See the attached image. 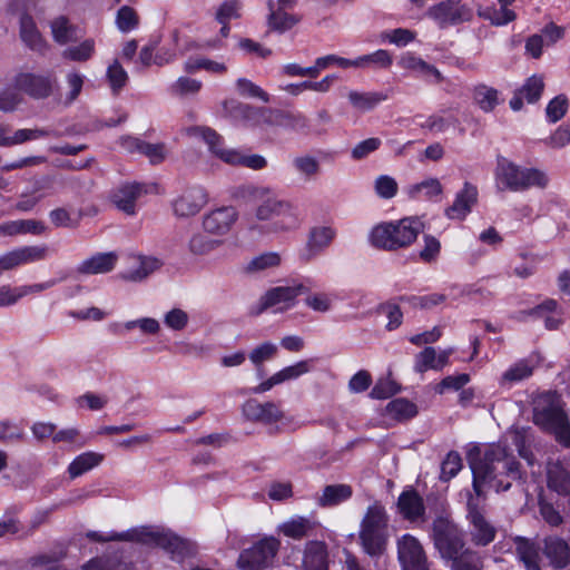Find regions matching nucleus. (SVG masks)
<instances>
[{
	"mask_svg": "<svg viewBox=\"0 0 570 570\" xmlns=\"http://www.w3.org/2000/svg\"><path fill=\"white\" fill-rule=\"evenodd\" d=\"M472 471V491H466V520L470 541L475 547H487L497 537V528L485 517V488L495 492L508 491L512 482L524 483L520 462L501 444H493L483 453L475 449L468 455Z\"/></svg>",
	"mask_w": 570,
	"mask_h": 570,
	"instance_id": "nucleus-1",
	"label": "nucleus"
},
{
	"mask_svg": "<svg viewBox=\"0 0 570 570\" xmlns=\"http://www.w3.org/2000/svg\"><path fill=\"white\" fill-rule=\"evenodd\" d=\"M233 198L239 203L256 204L255 219H248L249 232L258 234L285 233L294 230L301 225V217L295 205L286 199L278 198L266 186L244 184L237 186Z\"/></svg>",
	"mask_w": 570,
	"mask_h": 570,
	"instance_id": "nucleus-2",
	"label": "nucleus"
},
{
	"mask_svg": "<svg viewBox=\"0 0 570 570\" xmlns=\"http://www.w3.org/2000/svg\"><path fill=\"white\" fill-rule=\"evenodd\" d=\"M87 538L96 542L134 541L148 546H156L170 554L174 561L181 562L194 553V544L173 532L158 530L151 527H140L125 532H111L104 535L97 531H89Z\"/></svg>",
	"mask_w": 570,
	"mask_h": 570,
	"instance_id": "nucleus-3",
	"label": "nucleus"
},
{
	"mask_svg": "<svg viewBox=\"0 0 570 570\" xmlns=\"http://www.w3.org/2000/svg\"><path fill=\"white\" fill-rule=\"evenodd\" d=\"M563 401L557 392L539 393L532 401L533 423L551 433L558 443L570 446V422L563 409Z\"/></svg>",
	"mask_w": 570,
	"mask_h": 570,
	"instance_id": "nucleus-4",
	"label": "nucleus"
},
{
	"mask_svg": "<svg viewBox=\"0 0 570 570\" xmlns=\"http://www.w3.org/2000/svg\"><path fill=\"white\" fill-rule=\"evenodd\" d=\"M358 540L370 557L380 558L385 553L389 541V515L380 502L367 507L361 521Z\"/></svg>",
	"mask_w": 570,
	"mask_h": 570,
	"instance_id": "nucleus-5",
	"label": "nucleus"
},
{
	"mask_svg": "<svg viewBox=\"0 0 570 570\" xmlns=\"http://www.w3.org/2000/svg\"><path fill=\"white\" fill-rule=\"evenodd\" d=\"M423 223L415 217H406L397 222L380 224L371 233L373 246L395 250L411 245L423 230Z\"/></svg>",
	"mask_w": 570,
	"mask_h": 570,
	"instance_id": "nucleus-6",
	"label": "nucleus"
},
{
	"mask_svg": "<svg viewBox=\"0 0 570 570\" xmlns=\"http://www.w3.org/2000/svg\"><path fill=\"white\" fill-rule=\"evenodd\" d=\"M497 178L512 191H521L530 187L546 188L547 175L537 168H522L504 157L498 158Z\"/></svg>",
	"mask_w": 570,
	"mask_h": 570,
	"instance_id": "nucleus-7",
	"label": "nucleus"
},
{
	"mask_svg": "<svg viewBox=\"0 0 570 570\" xmlns=\"http://www.w3.org/2000/svg\"><path fill=\"white\" fill-rule=\"evenodd\" d=\"M432 539L441 558L446 561L466 549L463 530L446 517L440 515L433 520Z\"/></svg>",
	"mask_w": 570,
	"mask_h": 570,
	"instance_id": "nucleus-8",
	"label": "nucleus"
},
{
	"mask_svg": "<svg viewBox=\"0 0 570 570\" xmlns=\"http://www.w3.org/2000/svg\"><path fill=\"white\" fill-rule=\"evenodd\" d=\"M196 130L202 135L208 145L209 150L224 163L233 166H244L254 170H259L266 167L267 161L261 155H245L239 150L225 148L223 137L214 129L199 127Z\"/></svg>",
	"mask_w": 570,
	"mask_h": 570,
	"instance_id": "nucleus-9",
	"label": "nucleus"
},
{
	"mask_svg": "<svg viewBox=\"0 0 570 570\" xmlns=\"http://www.w3.org/2000/svg\"><path fill=\"white\" fill-rule=\"evenodd\" d=\"M279 547L278 539L266 537L244 549L239 553L237 566L242 570H264L272 566Z\"/></svg>",
	"mask_w": 570,
	"mask_h": 570,
	"instance_id": "nucleus-10",
	"label": "nucleus"
},
{
	"mask_svg": "<svg viewBox=\"0 0 570 570\" xmlns=\"http://www.w3.org/2000/svg\"><path fill=\"white\" fill-rule=\"evenodd\" d=\"M396 547L402 570H429L426 554L415 537L403 534L397 539Z\"/></svg>",
	"mask_w": 570,
	"mask_h": 570,
	"instance_id": "nucleus-11",
	"label": "nucleus"
},
{
	"mask_svg": "<svg viewBox=\"0 0 570 570\" xmlns=\"http://www.w3.org/2000/svg\"><path fill=\"white\" fill-rule=\"evenodd\" d=\"M16 87L33 99H46L52 95L57 79L52 75L20 73L16 77Z\"/></svg>",
	"mask_w": 570,
	"mask_h": 570,
	"instance_id": "nucleus-12",
	"label": "nucleus"
},
{
	"mask_svg": "<svg viewBox=\"0 0 570 570\" xmlns=\"http://www.w3.org/2000/svg\"><path fill=\"white\" fill-rule=\"evenodd\" d=\"M223 109L230 118L243 121L248 126H261L272 121L271 109L254 107L234 99L225 100Z\"/></svg>",
	"mask_w": 570,
	"mask_h": 570,
	"instance_id": "nucleus-13",
	"label": "nucleus"
},
{
	"mask_svg": "<svg viewBox=\"0 0 570 570\" xmlns=\"http://www.w3.org/2000/svg\"><path fill=\"white\" fill-rule=\"evenodd\" d=\"M305 292L306 288L302 284L293 286H277L271 288L261 297L258 306L254 314L259 315L264 311L281 304H283V306L279 308V311H284L293 305L295 298L299 294Z\"/></svg>",
	"mask_w": 570,
	"mask_h": 570,
	"instance_id": "nucleus-14",
	"label": "nucleus"
},
{
	"mask_svg": "<svg viewBox=\"0 0 570 570\" xmlns=\"http://www.w3.org/2000/svg\"><path fill=\"white\" fill-rule=\"evenodd\" d=\"M208 197L200 186L187 188L173 204L174 213L179 217L196 215L206 204Z\"/></svg>",
	"mask_w": 570,
	"mask_h": 570,
	"instance_id": "nucleus-15",
	"label": "nucleus"
},
{
	"mask_svg": "<svg viewBox=\"0 0 570 570\" xmlns=\"http://www.w3.org/2000/svg\"><path fill=\"white\" fill-rule=\"evenodd\" d=\"M243 413L249 421L262 422L264 424H273L284 417V413L278 404L274 402L261 403L255 399H250L244 403Z\"/></svg>",
	"mask_w": 570,
	"mask_h": 570,
	"instance_id": "nucleus-16",
	"label": "nucleus"
},
{
	"mask_svg": "<svg viewBox=\"0 0 570 570\" xmlns=\"http://www.w3.org/2000/svg\"><path fill=\"white\" fill-rule=\"evenodd\" d=\"M238 218V212L233 206H224L212 210L203 219L204 229L214 235H224L229 232Z\"/></svg>",
	"mask_w": 570,
	"mask_h": 570,
	"instance_id": "nucleus-17",
	"label": "nucleus"
},
{
	"mask_svg": "<svg viewBox=\"0 0 570 570\" xmlns=\"http://www.w3.org/2000/svg\"><path fill=\"white\" fill-rule=\"evenodd\" d=\"M478 202V188L465 181L462 190L455 195L453 204L445 209V216L450 219L462 220L471 213Z\"/></svg>",
	"mask_w": 570,
	"mask_h": 570,
	"instance_id": "nucleus-18",
	"label": "nucleus"
},
{
	"mask_svg": "<svg viewBox=\"0 0 570 570\" xmlns=\"http://www.w3.org/2000/svg\"><path fill=\"white\" fill-rule=\"evenodd\" d=\"M400 514L410 522L424 521L425 505L422 497L414 490H404L397 499Z\"/></svg>",
	"mask_w": 570,
	"mask_h": 570,
	"instance_id": "nucleus-19",
	"label": "nucleus"
},
{
	"mask_svg": "<svg viewBox=\"0 0 570 570\" xmlns=\"http://www.w3.org/2000/svg\"><path fill=\"white\" fill-rule=\"evenodd\" d=\"M146 193L144 185L138 183L125 184L111 195L112 204L127 215L136 213V200Z\"/></svg>",
	"mask_w": 570,
	"mask_h": 570,
	"instance_id": "nucleus-20",
	"label": "nucleus"
},
{
	"mask_svg": "<svg viewBox=\"0 0 570 570\" xmlns=\"http://www.w3.org/2000/svg\"><path fill=\"white\" fill-rule=\"evenodd\" d=\"M335 232L331 227H314L311 229L308 240L301 258L309 262L315 256L321 254L334 239Z\"/></svg>",
	"mask_w": 570,
	"mask_h": 570,
	"instance_id": "nucleus-21",
	"label": "nucleus"
},
{
	"mask_svg": "<svg viewBox=\"0 0 570 570\" xmlns=\"http://www.w3.org/2000/svg\"><path fill=\"white\" fill-rule=\"evenodd\" d=\"M11 271L26 264L43 261L49 255L47 245H31L14 248L6 253Z\"/></svg>",
	"mask_w": 570,
	"mask_h": 570,
	"instance_id": "nucleus-22",
	"label": "nucleus"
},
{
	"mask_svg": "<svg viewBox=\"0 0 570 570\" xmlns=\"http://www.w3.org/2000/svg\"><path fill=\"white\" fill-rule=\"evenodd\" d=\"M543 554L554 569H564L570 563V548L561 538L549 537L544 539Z\"/></svg>",
	"mask_w": 570,
	"mask_h": 570,
	"instance_id": "nucleus-23",
	"label": "nucleus"
},
{
	"mask_svg": "<svg viewBox=\"0 0 570 570\" xmlns=\"http://www.w3.org/2000/svg\"><path fill=\"white\" fill-rule=\"evenodd\" d=\"M353 495V489L350 484L336 483L325 485L322 493L316 497V503L321 508L336 507Z\"/></svg>",
	"mask_w": 570,
	"mask_h": 570,
	"instance_id": "nucleus-24",
	"label": "nucleus"
},
{
	"mask_svg": "<svg viewBox=\"0 0 570 570\" xmlns=\"http://www.w3.org/2000/svg\"><path fill=\"white\" fill-rule=\"evenodd\" d=\"M547 484L559 495L570 498V472L560 462H549Z\"/></svg>",
	"mask_w": 570,
	"mask_h": 570,
	"instance_id": "nucleus-25",
	"label": "nucleus"
},
{
	"mask_svg": "<svg viewBox=\"0 0 570 570\" xmlns=\"http://www.w3.org/2000/svg\"><path fill=\"white\" fill-rule=\"evenodd\" d=\"M117 259L118 257L115 253H98L83 261L78 266L77 272L83 275L109 273L115 268Z\"/></svg>",
	"mask_w": 570,
	"mask_h": 570,
	"instance_id": "nucleus-26",
	"label": "nucleus"
},
{
	"mask_svg": "<svg viewBox=\"0 0 570 570\" xmlns=\"http://www.w3.org/2000/svg\"><path fill=\"white\" fill-rule=\"evenodd\" d=\"M20 38L33 51L43 52L47 43L39 32L31 16L23 13L20 18Z\"/></svg>",
	"mask_w": 570,
	"mask_h": 570,
	"instance_id": "nucleus-27",
	"label": "nucleus"
},
{
	"mask_svg": "<svg viewBox=\"0 0 570 570\" xmlns=\"http://www.w3.org/2000/svg\"><path fill=\"white\" fill-rule=\"evenodd\" d=\"M304 570H327L326 546L320 541H309L306 544L304 558Z\"/></svg>",
	"mask_w": 570,
	"mask_h": 570,
	"instance_id": "nucleus-28",
	"label": "nucleus"
},
{
	"mask_svg": "<svg viewBox=\"0 0 570 570\" xmlns=\"http://www.w3.org/2000/svg\"><path fill=\"white\" fill-rule=\"evenodd\" d=\"M267 7L269 9L267 23L269 29L274 31L284 32L293 28L299 21V17L296 14L288 13L287 10L277 8L274 0H268Z\"/></svg>",
	"mask_w": 570,
	"mask_h": 570,
	"instance_id": "nucleus-29",
	"label": "nucleus"
},
{
	"mask_svg": "<svg viewBox=\"0 0 570 570\" xmlns=\"http://www.w3.org/2000/svg\"><path fill=\"white\" fill-rule=\"evenodd\" d=\"M347 97L353 108L361 112L373 110L389 98L386 94L380 91L361 92L356 90L350 91Z\"/></svg>",
	"mask_w": 570,
	"mask_h": 570,
	"instance_id": "nucleus-30",
	"label": "nucleus"
},
{
	"mask_svg": "<svg viewBox=\"0 0 570 570\" xmlns=\"http://www.w3.org/2000/svg\"><path fill=\"white\" fill-rule=\"evenodd\" d=\"M515 552L527 570H541L539 566V547L529 539L517 537Z\"/></svg>",
	"mask_w": 570,
	"mask_h": 570,
	"instance_id": "nucleus-31",
	"label": "nucleus"
},
{
	"mask_svg": "<svg viewBox=\"0 0 570 570\" xmlns=\"http://www.w3.org/2000/svg\"><path fill=\"white\" fill-rule=\"evenodd\" d=\"M104 460V455L97 452H85L73 459L68 466V473L71 479H76L91 469L98 466Z\"/></svg>",
	"mask_w": 570,
	"mask_h": 570,
	"instance_id": "nucleus-32",
	"label": "nucleus"
},
{
	"mask_svg": "<svg viewBox=\"0 0 570 570\" xmlns=\"http://www.w3.org/2000/svg\"><path fill=\"white\" fill-rule=\"evenodd\" d=\"M51 32L56 42L65 45L70 41L77 40L76 26L70 23L69 19L65 16L55 18L51 23Z\"/></svg>",
	"mask_w": 570,
	"mask_h": 570,
	"instance_id": "nucleus-33",
	"label": "nucleus"
},
{
	"mask_svg": "<svg viewBox=\"0 0 570 570\" xmlns=\"http://www.w3.org/2000/svg\"><path fill=\"white\" fill-rule=\"evenodd\" d=\"M449 561H451V570H483L481 554L471 548H466L462 553Z\"/></svg>",
	"mask_w": 570,
	"mask_h": 570,
	"instance_id": "nucleus-34",
	"label": "nucleus"
},
{
	"mask_svg": "<svg viewBox=\"0 0 570 570\" xmlns=\"http://www.w3.org/2000/svg\"><path fill=\"white\" fill-rule=\"evenodd\" d=\"M314 524L313 522L304 517H297L295 519H292L287 522H284L279 527V531L284 533V535L301 540L309 534V532L313 530Z\"/></svg>",
	"mask_w": 570,
	"mask_h": 570,
	"instance_id": "nucleus-35",
	"label": "nucleus"
},
{
	"mask_svg": "<svg viewBox=\"0 0 570 570\" xmlns=\"http://www.w3.org/2000/svg\"><path fill=\"white\" fill-rule=\"evenodd\" d=\"M268 125H277L293 130H303L307 127V119L302 114L272 110V121Z\"/></svg>",
	"mask_w": 570,
	"mask_h": 570,
	"instance_id": "nucleus-36",
	"label": "nucleus"
},
{
	"mask_svg": "<svg viewBox=\"0 0 570 570\" xmlns=\"http://www.w3.org/2000/svg\"><path fill=\"white\" fill-rule=\"evenodd\" d=\"M399 65L404 69L416 70L423 75H433L436 82L443 80L441 72L432 65H429L423 59L414 56L411 52L403 55L399 61Z\"/></svg>",
	"mask_w": 570,
	"mask_h": 570,
	"instance_id": "nucleus-37",
	"label": "nucleus"
},
{
	"mask_svg": "<svg viewBox=\"0 0 570 570\" xmlns=\"http://www.w3.org/2000/svg\"><path fill=\"white\" fill-rule=\"evenodd\" d=\"M386 413L396 421H406L417 414V407L406 399H395L386 405Z\"/></svg>",
	"mask_w": 570,
	"mask_h": 570,
	"instance_id": "nucleus-38",
	"label": "nucleus"
},
{
	"mask_svg": "<svg viewBox=\"0 0 570 570\" xmlns=\"http://www.w3.org/2000/svg\"><path fill=\"white\" fill-rule=\"evenodd\" d=\"M473 98L483 111L490 112L498 105V90L485 85H478L474 88Z\"/></svg>",
	"mask_w": 570,
	"mask_h": 570,
	"instance_id": "nucleus-39",
	"label": "nucleus"
},
{
	"mask_svg": "<svg viewBox=\"0 0 570 570\" xmlns=\"http://www.w3.org/2000/svg\"><path fill=\"white\" fill-rule=\"evenodd\" d=\"M534 366L528 360H520L502 375L501 383H517L532 375Z\"/></svg>",
	"mask_w": 570,
	"mask_h": 570,
	"instance_id": "nucleus-40",
	"label": "nucleus"
},
{
	"mask_svg": "<svg viewBox=\"0 0 570 570\" xmlns=\"http://www.w3.org/2000/svg\"><path fill=\"white\" fill-rule=\"evenodd\" d=\"M83 570H132V563L117 558L91 559L82 566Z\"/></svg>",
	"mask_w": 570,
	"mask_h": 570,
	"instance_id": "nucleus-41",
	"label": "nucleus"
},
{
	"mask_svg": "<svg viewBox=\"0 0 570 570\" xmlns=\"http://www.w3.org/2000/svg\"><path fill=\"white\" fill-rule=\"evenodd\" d=\"M276 353L277 346L271 342H265L250 352L249 360L257 367V374L259 377H263L262 364L265 361L273 358Z\"/></svg>",
	"mask_w": 570,
	"mask_h": 570,
	"instance_id": "nucleus-42",
	"label": "nucleus"
},
{
	"mask_svg": "<svg viewBox=\"0 0 570 570\" xmlns=\"http://www.w3.org/2000/svg\"><path fill=\"white\" fill-rule=\"evenodd\" d=\"M49 136L60 137V132L48 128L18 129L12 136V146Z\"/></svg>",
	"mask_w": 570,
	"mask_h": 570,
	"instance_id": "nucleus-43",
	"label": "nucleus"
},
{
	"mask_svg": "<svg viewBox=\"0 0 570 570\" xmlns=\"http://www.w3.org/2000/svg\"><path fill=\"white\" fill-rule=\"evenodd\" d=\"M294 168L303 175L306 179H314L321 170L320 163L316 158L304 155L294 158L293 160Z\"/></svg>",
	"mask_w": 570,
	"mask_h": 570,
	"instance_id": "nucleus-44",
	"label": "nucleus"
},
{
	"mask_svg": "<svg viewBox=\"0 0 570 570\" xmlns=\"http://www.w3.org/2000/svg\"><path fill=\"white\" fill-rule=\"evenodd\" d=\"M544 82L541 76H532L518 90L529 104L538 101L543 92Z\"/></svg>",
	"mask_w": 570,
	"mask_h": 570,
	"instance_id": "nucleus-45",
	"label": "nucleus"
},
{
	"mask_svg": "<svg viewBox=\"0 0 570 570\" xmlns=\"http://www.w3.org/2000/svg\"><path fill=\"white\" fill-rule=\"evenodd\" d=\"M220 245L222 240L208 238L203 234H196L189 240V249L195 255H207Z\"/></svg>",
	"mask_w": 570,
	"mask_h": 570,
	"instance_id": "nucleus-46",
	"label": "nucleus"
},
{
	"mask_svg": "<svg viewBox=\"0 0 570 570\" xmlns=\"http://www.w3.org/2000/svg\"><path fill=\"white\" fill-rule=\"evenodd\" d=\"M461 469V455L456 451H450L441 463L440 479L446 482L454 478Z\"/></svg>",
	"mask_w": 570,
	"mask_h": 570,
	"instance_id": "nucleus-47",
	"label": "nucleus"
},
{
	"mask_svg": "<svg viewBox=\"0 0 570 570\" xmlns=\"http://www.w3.org/2000/svg\"><path fill=\"white\" fill-rule=\"evenodd\" d=\"M243 3L240 0H225L216 11L218 22H229L242 17Z\"/></svg>",
	"mask_w": 570,
	"mask_h": 570,
	"instance_id": "nucleus-48",
	"label": "nucleus"
},
{
	"mask_svg": "<svg viewBox=\"0 0 570 570\" xmlns=\"http://www.w3.org/2000/svg\"><path fill=\"white\" fill-rule=\"evenodd\" d=\"M538 504L540 514L548 524L551 527H559L562 524L563 517L558 507L542 497L539 498Z\"/></svg>",
	"mask_w": 570,
	"mask_h": 570,
	"instance_id": "nucleus-49",
	"label": "nucleus"
},
{
	"mask_svg": "<svg viewBox=\"0 0 570 570\" xmlns=\"http://www.w3.org/2000/svg\"><path fill=\"white\" fill-rule=\"evenodd\" d=\"M281 264V256L278 253L269 252L254 257L247 265L248 272H261L267 268L277 267Z\"/></svg>",
	"mask_w": 570,
	"mask_h": 570,
	"instance_id": "nucleus-50",
	"label": "nucleus"
},
{
	"mask_svg": "<svg viewBox=\"0 0 570 570\" xmlns=\"http://www.w3.org/2000/svg\"><path fill=\"white\" fill-rule=\"evenodd\" d=\"M95 51V41L92 39H86L79 46L69 47L63 51V57L72 61H86Z\"/></svg>",
	"mask_w": 570,
	"mask_h": 570,
	"instance_id": "nucleus-51",
	"label": "nucleus"
},
{
	"mask_svg": "<svg viewBox=\"0 0 570 570\" xmlns=\"http://www.w3.org/2000/svg\"><path fill=\"white\" fill-rule=\"evenodd\" d=\"M161 265L163 263L156 257H142L140 259L139 268L130 273L129 275L125 276V278L134 282L142 281L149 274L159 269Z\"/></svg>",
	"mask_w": 570,
	"mask_h": 570,
	"instance_id": "nucleus-52",
	"label": "nucleus"
},
{
	"mask_svg": "<svg viewBox=\"0 0 570 570\" xmlns=\"http://www.w3.org/2000/svg\"><path fill=\"white\" fill-rule=\"evenodd\" d=\"M400 301L406 302L414 307L428 309L443 303L445 301V295L434 293L424 296H401Z\"/></svg>",
	"mask_w": 570,
	"mask_h": 570,
	"instance_id": "nucleus-53",
	"label": "nucleus"
},
{
	"mask_svg": "<svg viewBox=\"0 0 570 570\" xmlns=\"http://www.w3.org/2000/svg\"><path fill=\"white\" fill-rule=\"evenodd\" d=\"M236 87L240 96L248 98H258L264 102L269 101V96L261 87L246 78H239L236 81Z\"/></svg>",
	"mask_w": 570,
	"mask_h": 570,
	"instance_id": "nucleus-54",
	"label": "nucleus"
},
{
	"mask_svg": "<svg viewBox=\"0 0 570 570\" xmlns=\"http://www.w3.org/2000/svg\"><path fill=\"white\" fill-rule=\"evenodd\" d=\"M138 21L136 11L128 6H122L117 12L116 23L122 32L135 29L138 26Z\"/></svg>",
	"mask_w": 570,
	"mask_h": 570,
	"instance_id": "nucleus-55",
	"label": "nucleus"
},
{
	"mask_svg": "<svg viewBox=\"0 0 570 570\" xmlns=\"http://www.w3.org/2000/svg\"><path fill=\"white\" fill-rule=\"evenodd\" d=\"M568 106L569 101L564 95L554 97L552 100H550L546 108L548 119L551 122H557L567 114Z\"/></svg>",
	"mask_w": 570,
	"mask_h": 570,
	"instance_id": "nucleus-56",
	"label": "nucleus"
},
{
	"mask_svg": "<svg viewBox=\"0 0 570 570\" xmlns=\"http://www.w3.org/2000/svg\"><path fill=\"white\" fill-rule=\"evenodd\" d=\"M382 41H389L399 47H404L415 39V33L409 29L396 28L391 31H384L381 33Z\"/></svg>",
	"mask_w": 570,
	"mask_h": 570,
	"instance_id": "nucleus-57",
	"label": "nucleus"
},
{
	"mask_svg": "<svg viewBox=\"0 0 570 570\" xmlns=\"http://www.w3.org/2000/svg\"><path fill=\"white\" fill-rule=\"evenodd\" d=\"M374 188L376 194L384 199L394 197L399 190L396 180L387 175L379 176L375 179Z\"/></svg>",
	"mask_w": 570,
	"mask_h": 570,
	"instance_id": "nucleus-58",
	"label": "nucleus"
},
{
	"mask_svg": "<svg viewBox=\"0 0 570 570\" xmlns=\"http://www.w3.org/2000/svg\"><path fill=\"white\" fill-rule=\"evenodd\" d=\"M424 191V195L428 198H432L433 196L440 195L443 191V187L439 179L436 178H429L426 180H423L410 189L411 197H416L420 193Z\"/></svg>",
	"mask_w": 570,
	"mask_h": 570,
	"instance_id": "nucleus-59",
	"label": "nucleus"
},
{
	"mask_svg": "<svg viewBox=\"0 0 570 570\" xmlns=\"http://www.w3.org/2000/svg\"><path fill=\"white\" fill-rule=\"evenodd\" d=\"M309 370H311V362L309 361H301L294 365L284 367L279 372L275 373V375L281 384L285 381L297 379L301 375L308 373Z\"/></svg>",
	"mask_w": 570,
	"mask_h": 570,
	"instance_id": "nucleus-60",
	"label": "nucleus"
},
{
	"mask_svg": "<svg viewBox=\"0 0 570 570\" xmlns=\"http://www.w3.org/2000/svg\"><path fill=\"white\" fill-rule=\"evenodd\" d=\"M436 351L428 346L415 356L414 370L424 373L428 370H435Z\"/></svg>",
	"mask_w": 570,
	"mask_h": 570,
	"instance_id": "nucleus-61",
	"label": "nucleus"
},
{
	"mask_svg": "<svg viewBox=\"0 0 570 570\" xmlns=\"http://www.w3.org/2000/svg\"><path fill=\"white\" fill-rule=\"evenodd\" d=\"M107 77L115 92L119 91L128 80L127 72L118 60H115L114 63L108 67Z\"/></svg>",
	"mask_w": 570,
	"mask_h": 570,
	"instance_id": "nucleus-62",
	"label": "nucleus"
},
{
	"mask_svg": "<svg viewBox=\"0 0 570 570\" xmlns=\"http://www.w3.org/2000/svg\"><path fill=\"white\" fill-rule=\"evenodd\" d=\"M397 384L392 380H379L371 390L370 396L375 400H385L399 392Z\"/></svg>",
	"mask_w": 570,
	"mask_h": 570,
	"instance_id": "nucleus-63",
	"label": "nucleus"
},
{
	"mask_svg": "<svg viewBox=\"0 0 570 570\" xmlns=\"http://www.w3.org/2000/svg\"><path fill=\"white\" fill-rule=\"evenodd\" d=\"M200 88V81L187 77H180L171 85L170 92L177 96H185L189 94H197Z\"/></svg>",
	"mask_w": 570,
	"mask_h": 570,
	"instance_id": "nucleus-64",
	"label": "nucleus"
}]
</instances>
